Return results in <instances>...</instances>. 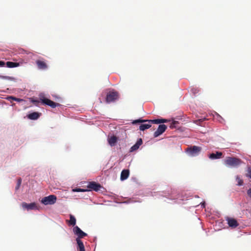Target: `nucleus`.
Instances as JSON below:
<instances>
[{
  "label": "nucleus",
  "instance_id": "12",
  "mask_svg": "<svg viewBox=\"0 0 251 251\" xmlns=\"http://www.w3.org/2000/svg\"><path fill=\"white\" fill-rule=\"evenodd\" d=\"M143 141L141 138H139L137 142L135 143V145H134L133 146H132L130 149V152H133L134 151H135L137 150L139 147L142 144Z\"/></svg>",
  "mask_w": 251,
  "mask_h": 251
},
{
  "label": "nucleus",
  "instance_id": "2",
  "mask_svg": "<svg viewBox=\"0 0 251 251\" xmlns=\"http://www.w3.org/2000/svg\"><path fill=\"white\" fill-rule=\"evenodd\" d=\"M119 97L118 92L115 91H110L106 95L105 101L108 103L113 102L118 100Z\"/></svg>",
  "mask_w": 251,
  "mask_h": 251
},
{
  "label": "nucleus",
  "instance_id": "33",
  "mask_svg": "<svg viewBox=\"0 0 251 251\" xmlns=\"http://www.w3.org/2000/svg\"><path fill=\"white\" fill-rule=\"evenodd\" d=\"M13 99H14L15 100H17V101L18 100V99H17V98H13Z\"/></svg>",
  "mask_w": 251,
  "mask_h": 251
},
{
  "label": "nucleus",
  "instance_id": "13",
  "mask_svg": "<svg viewBox=\"0 0 251 251\" xmlns=\"http://www.w3.org/2000/svg\"><path fill=\"white\" fill-rule=\"evenodd\" d=\"M36 65L39 69L45 70L48 68L46 63L43 61L37 60L36 61Z\"/></svg>",
  "mask_w": 251,
  "mask_h": 251
},
{
  "label": "nucleus",
  "instance_id": "29",
  "mask_svg": "<svg viewBox=\"0 0 251 251\" xmlns=\"http://www.w3.org/2000/svg\"><path fill=\"white\" fill-rule=\"evenodd\" d=\"M5 65V62L4 61H0V67H3Z\"/></svg>",
  "mask_w": 251,
  "mask_h": 251
},
{
  "label": "nucleus",
  "instance_id": "19",
  "mask_svg": "<svg viewBox=\"0 0 251 251\" xmlns=\"http://www.w3.org/2000/svg\"><path fill=\"white\" fill-rule=\"evenodd\" d=\"M40 117V114L38 112H33L28 114V118L31 120H36Z\"/></svg>",
  "mask_w": 251,
  "mask_h": 251
},
{
  "label": "nucleus",
  "instance_id": "32",
  "mask_svg": "<svg viewBox=\"0 0 251 251\" xmlns=\"http://www.w3.org/2000/svg\"><path fill=\"white\" fill-rule=\"evenodd\" d=\"M32 101L34 102H36V103L39 102V101H38V100H33Z\"/></svg>",
  "mask_w": 251,
  "mask_h": 251
},
{
  "label": "nucleus",
  "instance_id": "31",
  "mask_svg": "<svg viewBox=\"0 0 251 251\" xmlns=\"http://www.w3.org/2000/svg\"><path fill=\"white\" fill-rule=\"evenodd\" d=\"M167 121H168V120H166V119H161V123H167Z\"/></svg>",
  "mask_w": 251,
  "mask_h": 251
},
{
  "label": "nucleus",
  "instance_id": "20",
  "mask_svg": "<svg viewBox=\"0 0 251 251\" xmlns=\"http://www.w3.org/2000/svg\"><path fill=\"white\" fill-rule=\"evenodd\" d=\"M150 127H151V123L142 124L140 126L139 129L141 130L144 131L146 129L149 128Z\"/></svg>",
  "mask_w": 251,
  "mask_h": 251
},
{
  "label": "nucleus",
  "instance_id": "6",
  "mask_svg": "<svg viewBox=\"0 0 251 251\" xmlns=\"http://www.w3.org/2000/svg\"><path fill=\"white\" fill-rule=\"evenodd\" d=\"M148 122L149 123L152 124H160L161 123V119H155V120H136L133 121L132 124H136L137 123H144Z\"/></svg>",
  "mask_w": 251,
  "mask_h": 251
},
{
  "label": "nucleus",
  "instance_id": "26",
  "mask_svg": "<svg viewBox=\"0 0 251 251\" xmlns=\"http://www.w3.org/2000/svg\"><path fill=\"white\" fill-rule=\"evenodd\" d=\"M178 123L177 121H174L173 122L171 125H170V128H174L176 127V125Z\"/></svg>",
  "mask_w": 251,
  "mask_h": 251
},
{
  "label": "nucleus",
  "instance_id": "10",
  "mask_svg": "<svg viewBox=\"0 0 251 251\" xmlns=\"http://www.w3.org/2000/svg\"><path fill=\"white\" fill-rule=\"evenodd\" d=\"M87 187L95 191H98L100 189V188H102V187L99 183H97L95 181H92L89 182L87 186Z\"/></svg>",
  "mask_w": 251,
  "mask_h": 251
},
{
  "label": "nucleus",
  "instance_id": "15",
  "mask_svg": "<svg viewBox=\"0 0 251 251\" xmlns=\"http://www.w3.org/2000/svg\"><path fill=\"white\" fill-rule=\"evenodd\" d=\"M117 140V137L114 135L111 137H108V143L111 147L114 146L115 145Z\"/></svg>",
  "mask_w": 251,
  "mask_h": 251
},
{
  "label": "nucleus",
  "instance_id": "7",
  "mask_svg": "<svg viewBox=\"0 0 251 251\" xmlns=\"http://www.w3.org/2000/svg\"><path fill=\"white\" fill-rule=\"evenodd\" d=\"M167 129V126L164 124L160 125L156 130L154 133V137H157L160 135L162 134Z\"/></svg>",
  "mask_w": 251,
  "mask_h": 251
},
{
  "label": "nucleus",
  "instance_id": "28",
  "mask_svg": "<svg viewBox=\"0 0 251 251\" xmlns=\"http://www.w3.org/2000/svg\"><path fill=\"white\" fill-rule=\"evenodd\" d=\"M248 196L251 198V188L249 189L247 191Z\"/></svg>",
  "mask_w": 251,
  "mask_h": 251
},
{
  "label": "nucleus",
  "instance_id": "18",
  "mask_svg": "<svg viewBox=\"0 0 251 251\" xmlns=\"http://www.w3.org/2000/svg\"><path fill=\"white\" fill-rule=\"evenodd\" d=\"M21 64H22V63L20 62H13L10 61H8L6 63L7 67L10 68L18 67L20 66Z\"/></svg>",
  "mask_w": 251,
  "mask_h": 251
},
{
  "label": "nucleus",
  "instance_id": "30",
  "mask_svg": "<svg viewBox=\"0 0 251 251\" xmlns=\"http://www.w3.org/2000/svg\"><path fill=\"white\" fill-rule=\"evenodd\" d=\"M0 77L2 78H4V79H10V77L9 76H1Z\"/></svg>",
  "mask_w": 251,
  "mask_h": 251
},
{
  "label": "nucleus",
  "instance_id": "8",
  "mask_svg": "<svg viewBox=\"0 0 251 251\" xmlns=\"http://www.w3.org/2000/svg\"><path fill=\"white\" fill-rule=\"evenodd\" d=\"M226 220L227 221L229 226L232 228H235L239 226V224L235 219L230 217H226Z\"/></svg>",
  "mask_w": 251,
  "mask_h": 251
},
{
  "label": "nucleus",
  "instance_id": "24",
  "mask_svg": "<svg viewBox=\"0 0 251 251\" xmlns=\"http://www.w3.org/2000/svg\"><path fill=\"white\" fill-rule=\"evenodd\" d=\"M21 183H22V179L21 178H19L17 180V186L15 188L16 190L19 189V188L21 184Z\"/></svg>",
  "mask_w": 251,
  "mask_h": 251
},
{
  "label": "nucleus",
  "instance_id": "1",
  "mask_svg": "<svg viewBox=\"0 0 251 251\" xmlns=\"http://www.w3.org/2000/svg\"><path fill=\"white\" fill-rule=\"evenodd\" d=\"M224 162L225 164L228 167L235 168L241 165L243 161L238 158L226 157Z\"/></svg>",
  "mask_w": 251,
  "mask_h": 251
},
{
  "label": "nucleus",
  "instance_id": "14",
  "mask_svg": "<svg viewBox=\"0 0 251 251\" xmlns=\"http://www.w3.org/2000/svg\"><path fill=\"white\" fill-rule=\"evenodd\" d=\"M223 153L221 152L217 151L215 153H212L209 154V158L211 159H216L221 158Z\"/></svg>",
  "mask_w": 251,
  "mask_h": 251
},
{
  "label": "nucleus",
  "instance_id": "9",
  "mask_svg": "<svg viewBox=\"0 0 251 251\" xmlns=\"http://www.w3.org/2000/svg\"><path fill=\"white\" fill-rule=\"evenodd\" d=\"M22 206L23 208L26 209L27 210L38 209V206L35 202H32L28 204L24 202L22 203Z\"/></svg>",
  "mask_w": 251,
  "mask_h": 251
},
{
  "label": "nucleus",
  "instance_id": "21",
  "mask_svg": "<svg viewBox=\"0 0 251 251\" xmlns=\"http://www.w3.org/2000/svg\"><path fill=\"white\" fill-rule=\"evenodd\" d=\"M68 222L70 225L74 226L76 224V219L75 217L71 214L70 215V220Z\"/></svg>",
  "mask_w": 251,
  "mask_h": 251
},
{
  "label": "nucleus",
  "instance_id": "27",
  "mask_svg": "<svg viewBox=\"0 0 251 251\" xmlns=\"http://www.w3.org/2000/svg\"><path fill=\"white\" fill-rule=\"evenodd\" d=\"M248 176L251 178V168H249L248 169Z\"/></svg>",
  "mask_w": 251,
  "mask_h": 251
},
{
  "label": "nucleus",
  "instance_id": "5",
  "mask_svg": "<svg viewBox=\"0 0 251 251\" xmlns=\"http://www.w3.org/2000/svg\"><path fill=\"white\" fill-rule=\"evenodd\" d=\"M73 232H74L75 234L77 236L76 238H78L79 239H80V238H82L87 235L86 233L83 232L77 226H75L73 228Z\"/></svg>",
  "mask_w": 251,
  "mask_h": 251
},
{
  "label": "nucleus",
  "instance_id": "11",
  "mask_svg": "<svg viewBox=\"0 0 251 251\" xmlns=\"http://www.w3.org/2000/svg\"><path fill=\"white\" fill-rule=\"evenodd\" d=\"M42 103L44 104H45L46 105H48L50 106L52 108H55L57 105H59V104L57 103H55V102L46 98H43L41 99Z\"/></svg>",
  "mask_w": 251,
  "mask_h": 251
},
{
  "label": "nucleus",
  "instance_id": "4",
  "mask_svg": "<svg viewBox=\"0 0 251 251\" xmlns=\"http://www.w3.org/2000/svg\"><path fill=\"white\" fill-rule=\"evenodd\" d=\"M201 150L200 147L193 146L190 148H188L186 150L187 153L191 156H195L198 155Z\"/></svg>",
  "mask_w": 251,
  "mask_h": 251
},
{
  "label": "nucleus",
  "instance_id": "17",
  "mask_svg": "<svg viewBox=\"0 0 251 251\" xmlns=\"http://www.w3.org/2000/svg\"><path fill=\"white\" fill-rule=\"evenodd\" d=\"M129 175V171L128 170H124L122 171L121 174V180H124L126 179Z\"/></svg>",
  "mask_w": 251,
  "mask_h": 251
},
{
  "label": "nucleus",
  "instance_id": "16",
  "mask_svg": "<svg viewBox=\"0 0 251 251\" xmlns=\"http://www.w3.org/2000/svg\"><path fill=\"white\" fill-rule=\"evenodd\" d=\"M76 241L77 244V250L78 251H85L84 246L82 241L78 238H76Z\"/></svg>",
  "mask_w": 251,
  "mask_h": 251
},
{
  "label": "nucleus",
  "instance_id": "22",
  "mask_svg": "<svg viewBox=\"0 0 251 251\" xmlns=\"http://www.w3.org/2000/svg\"><path fill=\"white\" fill-rule=\"evenodd\" d=\"M236 180L237 182V185L239 186H241L243 184V180L239 176H237L236 177Z\"/></svg>",
  "mask_w": 251,
  "mask_h": 251
},
{
  "label": "nucleus",
  "instance_id": "23",
  "mask_svg": "<svg viewBox=\"0 0 251 251\" xmlns=\"http://www.w3.org/2000/svg\"><path fill=\"white\" fill-rule=\"evenodd\" d=\"M191 92L193 94L196 95L199 93V90L198 88L193 87L191 89Z\"/></svg>",
  "mask_w": 251,
  "mask_h": 251
},
{
  "label": "nucleus",
  "instance_id": "3",
  "mask_svg": "<svg viewBox=\"0 0 251 251\" xmlns=\"http://www.w3.org/2000/svg\"><path fill=\"white\" fill-rule=\"evenodd\" d=\"M57 200V197L54 195H50L49 196L43 198L41 202L44 205H52L54 204Z\"/></svg>",
  "mask_w": 251,
  "mask_h": 251
},
{
  "label": "nucleus",
  "instance_id": "25",
  "mask_svg": "<svg viewBox=\"0 0 251 251\" xmlns=\"http://www.w3.org/2000/svg\"><path fill=\"white\" fill-rule=\"evenodd\" d=\"M87 191V190H86V189H81V188H77L73 189V191H74V192H85V191Z\"/></svg>",
  "mask_w": 251,
  "mask_h": 251
}]
</instances>
